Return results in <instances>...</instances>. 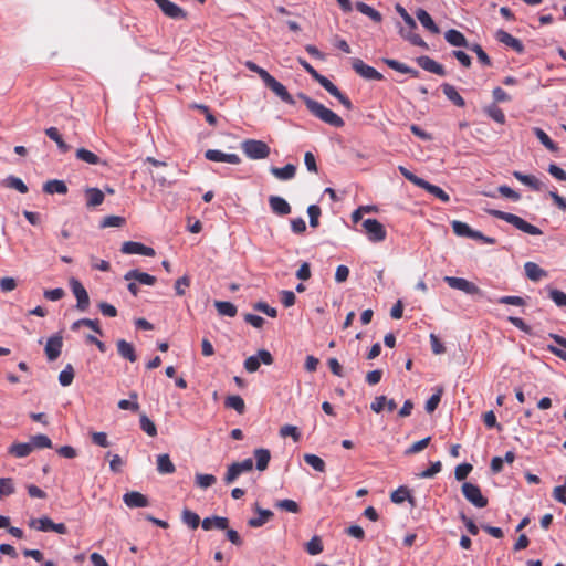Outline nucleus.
Instances as JSON below:
<instances>
[{"label": "nucleus", "mask_w": 566, "mask_h": 566, "mask_svg": "<svg viewBox=\"0 0 566 566\" xmlns=\"http://www.w3.org/2000/svg\"><path fill=\"white\" fill-rule=\"evenodd\" d=\"M271 174L280 180H290L295 177L296 167L293 164H287L284 167H272Z\"/></svg>", "instance_id": "27"}, {"label": "nucleus", "mask_w": 566, "mask_h": 566, "mask_svg": "<svg viewBox=\"0 0 566 566\" xmlns=\"http://www.w3.org/2000/svg\"><path fill=\"white\" fill-rule=\"evenodd\" d=\"M125 281H136L144 285H154L156 283V277L145 273L140 272L139 270H130L124 275Z\"/></svg>", "instance_id": "20"}, {"label": "nucleus", "mask_w": 566, "mask_h": 566, "mask_svg": "<svg viewBox=\"0 0 566 566\" xmlns=\"http://www.w3.org/2000/svg\"><path fill=\"white\" fill-rule=\"evenodd\" d=\"M513 176L522 184L528 186L533 190L539 191L544 188V184L533 175H525L521 171H514Z\"/></svg>", "instance_id": "24"}, {"label": "nucleus", "mask_w": 566, "mask_h": 566, "mask_svg": "<svg viewBox=\"0 0 566 566\" xmlns=\"http://www.w3.org/2000/svg\"><path fill=\"white\" fill-rule=\"evenodd\" d=\"M156 4L160 8L163 13L175 20H184L187 18V12L176 3L170 0H154Z\"/></svg>", "instance_id": "11"}, {"label": "nucleus", "mask_w": 566, "mask_h": 566, "mask_svg": "<svg viewBox=\"0 0 566 566\" xmlns=\"http://www.w3.org/2000/svg\"><path fill=\"white\" fill-rule=\"evenodd\" d=\"M444 39L448 43L453 46H465L469 48L465 36L455 29H450L444 33Z\"/></svg>", "instance_id": "31"}, {"label": "nucleus", "mask_w": 566, "mask_h": 566, "mask_svg": "<svg viewBox=\"0 0 566 566\" xmlns=\"http://www.w3.org/2000/svg\"><path fill=\"white\" fill-rule=\"evenodd\" d=\"M33 451L30 442H15L9 448V453L15 458H25Z\"/></svg>", "instance_id": "33"}, {"label": "nucleus", "mask_w": 566, "mask_h": 566, "mask_svg": "<svg viewBox=\"0 0 566 566\" xmlns=\"http://www.w3.org/2000/svg\"><path fill=\"white\" fill-rule=\"evenodd\" d=\"M417 19L420 21L423 28L429 30L433 34H438L440 29L432 20L431 15L423 9H419L416 12Z\"/></svg>", "instance_id": "28"}, {"label": "nucleus", "mask_w": 566, "mask_h": 566, "mask_svg": "<svg viewBox=\"0 0 566 566\" xmlns=\"http://www.w3.org/2000/svg\"><path fill=\"white\" fill-rule=\"evenodd\" d=\"M157 471L160 474H172L176 471V467L170 460L169 454L164 453L157 457Z\"/></svg>", "instance_id": "30"}, {"label": "nucleus", "mask_w": 566, "mask_h": 566, "mask_svg": "<svg viewBox=\"0 0 566 566\" xmlns=\"http://www.w3.org/2000/svg\"><path fill=\"white\" fill-rule=\"evenodd\" d=\"M75 156L78 160H82L90 165H98L102 163L99 157L96 154H94L93 151H91L86 148H78L76 150Z\"/></svg>", "instance_id": "45"}, {"label": "nucleus", "mask_w": 566, "mask_h": 566, "mask_svg": "<svg viewBox=\"0 0 566 566\" xmlns=\"http://www.w3.org/2000/svg\"><path fill=\"white\" fill-rule=\"evenodd\" d=\"M549 298L559 307H566V293L556 289H548Z\"/></svg>", "instance_id": "58"}, {"label": "nucleus", "mask_w": 566, "mask_h": 566, "mask_svg": "<svg viewBox=\"0 0 566 566\" xmlns=\"http://www.w3.org/2000/svg\"><path fill=\"white\" fill-rule=\"evenodd\" d=\"M524 270L526 276L534 282H537L547 275V272L544 269L531 261L524 264Z\"/></svg>", "instance_id": "25"}, {"label": "nucleus", "mask_w": 566, "mask_h": 566, "mask_svg": "<svg viewBox=\"0 0 566 566\" xmlns=\"http://www.w3.org/2000/svg\"><path fill=\"white\" fill-rule=\"evenodd\" d=\"M384 62L392 70L403 73V74H410L412 77H418L419 72L412 67H409L408 65L394 60V59H385Z\"/></svg>", "instance_id": "34"}, {"label": "nucleus", "mask_w": 566, "mask_h": 566, "mask_svg": "<svg viewBox=\"0 0 566 566\" xmlns=\"http://www.w3.org/2000/svg\"><path fill=\"white\" fill-rule=\"evenodd\" d=\"M431 441V438L430 437H427L424 439H421L415 443H412L406 451H405V454L406 455H410V454H415V453H418V452H421L422 450H424L429 443Z\"/></svg>", "instance_id": "59"}, {"label": "nucleus", "mask_w": 566, "mask_h": 566, "mask_svg": "<svg viewBox=\"0 0 566 566\" xmlns=\"http://www.w3.org/2000/svg\"><path fill=\"white\" fill-rule=\"evenodd\" d=\"M70 286L76 298V308L81 312H85L90 306V297L87 291L76 279L70 280Z\"/></svg>", "instance_id": "8"}, {"label": "nucleus", "mask_w": 566, "mask_h": 566, "mask_svg": "<svg viewBox=\"0 0 566 566\" xmlns=\"http://www.w3.org/2000/svg\"><path fill=\"white\" fill-rule=\"evenodd\" d=\"M85 198H86V207L95 208L103 203L105 196L101 189L91 187V188L85 189Z\"/></svg>", "instance_id": "23"}, {"label": "nucleus", "mask_w": 566, "mask_h": 566, "mask_svg": "<svg viewBox=\"0 0 566 566\" xmlns=\"http://www.w3.org/2000/svg\"><path fill=\"white\" fill-rule=\"evenodd\" d=\"M208 160L217 163H229L238 165L241 163V158L237 154H226L218 149H208L205 154Z\"/></svg>", "instance_id": "14"}, {"label": "nucleus", "mask_w": 566, "mask_h": 566, "mask_svg": "<svg viewBox=\"0 0 566 566\" xmlns=\"http://www.w3.org/2000/svg\"><path fill=\"white\" fill-rule=\"evenodd\" d=\"M419 187L427 190L429 193L433 195L434 197H437L444 203L450 201L449 195L442 188H440L436 185H432L424 179L421 181Z\"/></svg>", "instance_id": "32"}, {"label": "nucleus", "mask_w": 566, "mask_h": 566, "mask_svg": "<svg viewBox=\"0 0 566 566\" xmlns=\"http://www.w3.org/2000/svg\"><path fill=\"white\" fill-rule=\"evenodd\" d=\"M181 521L191 530L198 528L200 525V516L189 509H184L181 512Z\"/></svg>", "instance_id": "38"}, {"label": "nucleus", "mask_w": 566, "mask_h": 566, "mask_svg": "<svg viewBox=\"0 0 566 566\" xmlns=\"http://www.w3.org/2000/svg\"><path fill=\"white\" fill-rule=\"evenodd\" d=\"M463 496L476 507H485L488 499L482 495L480 488L476 484L464 482L462 484Z\"/></svg>", "instance_id": "6"}, {"label": "nucleus", "mask_w": 566, "mask_h": 566, "mask_svg": "<svg viewBox=\"0 0 566 566\" xmlns=\"http://www.w3.org/2000/svg\"><path fill=\"white\" fill-rule=\"evenodd\" d=\"M63 346V338L61 335L51 336L45 345V355L50 361L59 358Z\"/></svg>", "instance_id": "16"}, {"label": "nucleus", "mask_w": 566, "mask_h": 566, "mask_svg": "<svg viewBox=\"0 0 566 566\" xmlns=\"http://www.w3.org/2000/svg\"><path fill=\"white\" fill-rule=\"evenodd\" d=\"M451 226H452L453 232L457 235H459V237L470 238V235L472 234V229L465 222H462V221H459V220H454L451 223Z\"/></svg>", "instance_id": "53"}, {"label": "nucleus", "mask_w": 566, "mask_h": 566, "mask_svg": "<svg viewBox=\"0 0 566 566\" xmlns=\"http://www.w3.org/2000/svg\"><path fill=\"white\" fill-rule=\"evenodd\" d=\"M253 468L252 459H245L241 462H234L229 468L224 475V482L231 484L240 474L251 471Z\"/></svg>", "instance_id": "10"}, {"label": "nucleus", "mask_w": 566, "mask_h": 566, "mask_svg": "<svg viewBox=\"0 0 566 566\" xmlns=\"http://www.w3.org/2000/svg\"><path fill=\"white\" fill-rule=\"evenodd\" d=\"M352 67L358 75H360L365 80L381 81L384 78L381 73H379L373 66H369L366 63H364L360 59H353Z\"/></svg>", "instance_id": "9"}, {"label": "nucleus", "mask_w": 566, "mask_h": 566, "mask_svg": "<svg viewBox=\"0 0 566 566\" xmlns=\"http://www.w3.org/2000/svg\"><path fill=\"white\" fill-rule=\"evenodd\" d=\"M280 436L282 438L291 437L294 442H298L301 440V432L298 428L292 424L281 427Z\"/></svg>", "instance_id": "51"}, {"label": "nucleus", "mask_w": 566, "mask_h": 566, "mask_svg": "<svg viewBox=\"0 0 566 566\" xmlns=\"http://www.w3.org/2000/svg\"><path fill=\"white\" fill-rule=\"evenodd\" d=\"M125 223V219L123 217L118 216H108L105 217L102 222V228H111V227H122Z\"/></svg>", "instance_id": "64"}, {"label": "nucleus", "mask_w": 566, "mask_h": 566, "mask_svg": "<svg viewBox=\"0 0 566 566\" xmlns=\"http://www.w3.org/2000/svg\"><path fill=\"white\" fill-rule=\"evenodd\" d=\"M306 552L310 555H318L323 552V544L318 536H314L310 542H307Z\"/></svg>", "instance_id": "60"}, {"label": "nucleus", "mask_w": 566, "mask_h": 566, "mask_svg": "<svg viewBox=\"0 0 566 566\" xmlns=\"http://www.w3.org/2000/svg\"><path fill=\"white\" fill-rule=\"evenodd\" d=\"M469 49L476 53L478 60L480 63H482L485 66H491V59L489 55L484 52V50L479 44H473L469 46Z\"/></svg>", "instance_id": "63"}, {"label": "nucleus", "mask_w": 566, "mask_h": 566, "mask_svg": "<svg viewBox=\"0 0 566 566\" xmlns=\"http://www.w3.org/2000/svg\"><path fill=\"white\" fill-rule=\"evenodd\" d=\"M256 512H258V516L252 517L248 521V525L250 527H253V528L261 527L273 517V512L270 510H263L258 506Z\"/></svg>", "instance_id": "29"}, {"label": "nucleus", "mask_w": 566, "mask_h": 566, "mask_svg": "<svg viewBox=\"0 0 566 566\" xmlns=\"http://www.w3.org/2000/svg\"><path fill=\"white\" fill-rule=\"evenodd\" d=\"M243 153L250 159H264L270 155V147L266 143L256 139H247L241 145Z\"/></svg>", "instance_id": "3"}, {"label": "nucleus", "mask_w": 566, "mask_h": 566, "mask_svg": "<svg viewBox=\"0 0 566 566\" xmlns=\"http://www.w3.org/2000/svg\"><path fill=\"white\" fill-rule=\"evenodd\" d=\"M224 406L227 408L234 409L239 415H242L245 411L244 400L238 395L228 396L224 400Z\"/></svg>", "instance_id": "42"}, {"label": "nucleus", "mask_w": 566, "mask_h": 566, "mask_svg": "<svg viewBox=\"0 0 566 566\" xmlns=\"http://www.w3.org/2000/svg\"><path fill=\"white\" fill-rule=\"evenodd\" d=\"M201 526L205 531H210V530H227L228 526H229V520L227 517H223V516H211V517H206L203 518V521L201 522Z\"/></svg>", "instance_id": "21"}, {"label": "nucleus", "mask_w": 566, "mask_h": 566, "mask_svg": "<svg viewBox=\"0 0 566 566\" xmlns=\"http://www.w3.org/2000/svg\"><path fill=\"white\" fill-rule=\"evenodd\" d=\"M400 35L413 45L428 49V44L423 41V39L418 33H416L415 30L411 31L410 28L407 30L400 29Z\"/></svg>", "instance_id": "40"}, {"label": "nucleus", "mask_w": 566, "mask_h": 566, "mask_svg": "<svg viewBox=\"0 0 566 566\" xmlns=\"http://www.w3.org/2000/svg\"><path fill=\"white\" fill-rule=\"evenodd\" d=\"M214 307L218 313L222 316L234 317L237 315V307L234 304L228 301H216Z\"/></svg>", "instance_id": "41"}, {"label": "nucleus", "mask_w": 566, "mask_h": 566, "mask_svg": "<svg viewBox=\"0 0 566 566\" xmlns=\"http://www.w3.org/2000/svg\"><path fill=\"white\" fill-rule=\"evenodd\" d=\"M190 107L200 111L203 114V116L206 117V120L208 122L209 125H211V126L217 125V118L210 112L208 106H206L203 104H192Z\"/></svg>", "instance_id": "62"}, {"label": "nucleus", "mask_w": 566, "mask_h": 566, "mask_svg": "<svg viewBox=\"0 0 566 566\" xmlns=\"http://www.w3.org/2000/svg\"><path fill=\"white\" fill-rule=\"evenodd\" d=\"M53 521L48 517V516H43V517H40V518H33L29 522V526L31 528H35L38 531H41V532H51L52 531V527H53Z\"/></svg>", "instance_id": "44"}, {"label": "nucleus", "mask_w": 566, "mask_h": 566, "mask_svg": "<svg viewBox=\"0 0 566 566\" xmlns=\"http://www.w3.org/2000/svg\"><path fill=\"white\" fill-rule=\"evenodd\" d=\"M298 97L304 102L311 114L319 118L322 122L336 128H340L345 125V122L339 115H337L336 113H334L332 109L327 108L319 102L312 99L311 97L303 93L298 94Z\"/></svg>", "instance_id": "1"}, {"label": "nucleus", "mask_w": 566, "mask_h": 566, "mask_svg": "<svg viewBox=\"0 0 566 566\" xmlns=\"http://www.w3.org/2000/svg\"><path fill=\"white\" fill-rule=\"evenodd\" d=\"M535 136L538 138V140L551 151L555 153L559 148L557 144H555L551 137L539 127H535L533 129Z\"/></svg>", "instance_id": "46"}, {"label": "nucleus", "mask_w": 566, "mask_h": 566, "mask_svg": "<svg viewBox=\"0 0 566 566\" xmlns=\"http://www.w3.org/2000/svg\"><path fill=\"white\" fill-rule=\"evenodd\" d=\"M442 91L447 98L458 107H463L465 105L463 97L459 94L454 86L446 83L442 85Z\"/></svg>", "instance_id": "35"}, {"label": "nucleus", "mask_w": 566, "mask_h": 566, "mask_svg": "<svg viewBox=\"0 0 566 566\" xmlns=\"http://www.w3.org/2000/svg\"><path fill=\"white\" fill-rule=\"evenodd\" d=\"M31 446L34 449H44V448H51L52 441L51 439L45 434H36L31 438L30 441Z\"/></svg>", "instance_id": "54"}, {"label": "nucleus", "mask_w": 566, "mask_h": 566, "mask_svg": "<svg viewBox=\"0 0 566 566\" xmlns=\"http://www.w3.org/2000/svg\"><path fill=\"white\" fill-rule=\"evenodd\" d=\"M261 363L265 365L273 364V356L269 350L260 349L256 355L248 357L244 360V368L248 373H255L260 368Z\"/></svg>", "instance_id": "7"}, {"label": "nucleus", "mask_w": 566, "mask_h": 566, "mask_svg": "<svg viewBox=\"0 0 566 566\" xmlns=\"http://www.w3.org/2000/svg\"><path fill=\"white\" fill-rule=\"evenodd\" d=\"M485 113L494 122H496L499 124H502V125L505 123V114L503 113V111L499 106L491 105L488 108H485Z\"/></svg>", "instance_id": "55"}, {"label": "nucleus", "mask_w": 566, "mask_h": 566, "mask_svg": "<svg viewBox=\"0 0 566 566\" xmlns=\"http://www.w3.org/2000/svg\"><path fill=\"white\" fill-rule=\"evenodd\" d=\"M303 458H304L305 463L311 465L315 471L325 472L326 464H325L324 460L321 459L318 455L312 454V453H305Z\"/></svg>", "instance_id": "47"}, {"label": "nucleus", "mask_w": 566, "mask_h": 566, "mask_svg": "<svg viewBox=\"0 0 566 566\" xmlns=\"http://www.w3.org/2000/svg\"><path fill=\"white\" fill-rule=\"evenodd\" d=\"M356 9L360 13L367 15L368 18H370L373 21H375L377 23L381 22V20H382L381 13L365 2H360V1L356 2Z\"/></svg>", "instance_id": "37"}, {"label": "nucleus", "mask_w": 566, "mask_h": 566, "mask_svg": "<svg viewBox=\"0 0 566 566\" xmlns=\"http://www.w3.org/2000/svg\"><path fill=\"white\" fill-rule=\"evenodd\" d=\"M265 86L277 95L283 102L293 105L295 102L292 95L287 92L286 87L276 81L271 74L263 81Z\"/></svg>", "instance_id": "12"}, {"label": "nucleus", "mask_w": 566, "mask_h": 566, "mask_svg": "<svg viewBox=\"0 0 566 566\" xmlns=\"http://www.w3.org/2000/svg\"><path fill=\"white\" fill-rule=\"evenodd\" d=\"M140 429L146 432L149 437L157 436V427L146 415H142L139 418Z\"/></svg>", "instance_id": "50"}, {"label": "nucleus", "mask_w": 566, "mask_h": 566, "mask_svg": "<svg viewBox=\"0 0 566 566\" xmlns=\"http://www.w3.org/2000/svg\"><path fill=\"white\" fill-rule=\"evenodd\" d=\"M495 39L511 48L512 50H514L516 53H523L524 52V45L523 43L521 42V40L514 38L513 35H511L509 32L504 31V30H497L496 33H495Z\"/></svg>", "instance_id": "15"}, {"label": "nucleus", "mask_w": 566, "mask_h": 566, "mask_svg": "<svg viewBox=\"0 0 566 566\" xmlns=\"http://www.w3.org/2000/svg\"><path fill=\"white\" fill-rule=\"evenodd\" d=\"M217 482V479L212 474H203V473H197L196 474V484L201 489H207L212 486Z\"/></svg>", "instance_id": "56"}, {"label": "nucleus", "mask_w": 566, "mask_h": 566, "mask_svg": "<svg viewBox=\"0 0 566 566\" xmlns=\"http://www.w3.org/2000/svg\"><path fill=\"white\" fill-rule=\"evenodd\" d=\"M254 457L256 460V469L259 471H264L270 462L271 453L268 449L259 448L254 450Z\"/></svg>", "instance_id": "36"}, {"label": "nucleus", "mask_w": 566, "mask_h": 566, "mask_svg": "<svg viewBox=\"0 0 566 566\" xmlns=\"http://www.w3.org/2000/svg\"><path fill=\"white\" fill-rule=\"evenodd\" d=\"M116 347L118 355L124 359H127L130 363H135L137 360L135 348L130 343L126 342L125 339H118Z\"/></svg>", "instance_id": "22"}, {"label": "nucleus", "mask_w": 566, "mask_h": 566, "mask_svg": "<svg viewBox=\"0 0 566 566\" xmlns=\"http://www.w3.org/2000/svg\"><path fill=\"white\" fill-rule=\"evenodd\" d=\"M444 282L451 287L464 292L469 295L483 296L482 290L473 282L463 277L444 276Z\"/></svg>", "instance_id": "5"}, {"label": "nucleus", "mask_w": 566, "mask_h": 566, "mask_svg": "<svg viewBox=\"0 0 566 566\" xmlns=\"http://www.w3.org/2000/svg\"><path fill=\"white\" fill-rule=\"evenodd\" d=\"M43 191L49 195H54V193L66 195L67 186L63 180L52 179V180H48L43 185Z\"/></svg>", "instance_id": "26"}, {"label": "nucleus", "mask_w": 566, "mask_h": 566, "mask_svg": "<svg viewBox=\"0 0 566 566\" xmlns=\"http://www.w3.org/2000/svg\"><path fill=\"white\" fill-rule=\"evenodd\" d=\"M416 61L420 67H422L423 70H426L428 72H431V73L440 75V76L446 75L444 67L441 64H439L438 62H436L433 59H431L427 55L419 56V57H417Z\"/></svg>", "instance_id": "18"}, {"label": "nucleus", "mask_w": 566, "mask_h": 566, "mask_svg": "<svg viewBox=\"0 0 566 566\" xmlns=\"http://www.w3.org/2000/svg\"><path fill=\"white\" fill-rule=\"evenodd\" d=\"M269 205L273 213L277 216H286L291 213L290 203L280 196H270Z\"/></svg>", "instance_id": "19"}, {"label": "nucleus", "mask_w": 566, "mask_h": 566, "mask_svg": "<svg viewBox=\"0 0 566 566\" xmlns=\"http://www.w3.org/2000/svg\"><path fill=\"white\" fill-rule=\"evenodd\" d=\"M129 397L133 399V401L122 399L118 401V408L122 410H132L134 412H137L139 410V403L136 401L138 398L137 392L132 391L129 394Z\"/></svg>", "instance_id": "49"}, {"label": "nucleus", "mask_w": 566, "mask_h": 566, "mask_svg": "<svg viewBox=\"0 0 566 566\" xmlns=\"http://www.w3.org/2000/svg\"><path fill=\"white\" fill-rule=\"evenodd\" d=\"M275 506L277 509H281V510H284V511H287V512H291V513H298L300 512L298 504L295 501L289 500V499L277 501Z\"/></svg>", "instance_id": "61"}, {"label": "nucleus", "mask_w": 566, "mask_h": 566, "mask_svg": "<svg viewBox=\"0 0 566 566\" xmlns=\"http://www.w3.org/2000/svg\"><path fill=\"white\" fill-rule=\"evenodd\" d=\"M122 253L124 254H139L145 256H155L156 252L151 247H147L140 242L126 241L122 244Z\"/></svg>", "instance_id": "13"}, {"label": "nucleus", "mask_w": 566, "mask_h": 566, "mask_svg": "<svg viewBox=\"0 0 566 566\" xmlns=\"http://www.w3.org/2000/svg\"><path fill=\"white\" fill-rule=\"evenodd\" d=\"M442 394H443V388L442 387H438L436 389V392L427 400V402H426V411L428 413L433 412L438 408V406H439V403L441 401Z\"/></svg>", "instance_id": "48"}, {"label": "nucleus", "mask_w": 566, "mask_h": 566, "mask_svg": "<svg viewBox=\"0 0 566 566\" xmlns=\"http://www.w3.org/2000/svg\"><path fill=\"white\" fill-rule=\"evenodd\" d=\"M15 492L11 478H0V497L9 496Z\"/></svg>", "instance_id": "57"}, {"label": "nucleus", "mask_w": 566, "mask_h": 566, "mask_svg": "<svg viewBox=\"0 0 566 566\" xmlns=\"http://www.w3.org/2000/svg\"><path fill=\"white\" fill-rule=\"evenodd\" d=\"M46 136L54 140L62 153H66L70 146L63 140L59 129L56 127H49L45 129Z\"/></svg>", "instance_id": "43"}, {"label": "nucleus", "mask_w": 566, "mask_h": 566, "mask_svg": "<svg viewBox=\"0 0 566 566\" xmlns=\"http://www.w3.org/2000/svg\"><path fill=\"white\" fill-rule=\"evenodd\" d=\"M361 227L371 242H382L387 237L385 227L377 219H366L363 221Z\"/></svg>", "instance_id": "4"}, {"label": "nucleus", "mask_w": 566, "mask_h": 566, "mask_svg": "<svg viewBox=\"0 0 566 566\" xmlns=\"http://www.w3.org/2000/svg\"><path fill=\"white\" fill-rule=\"evenodd\" d=\"M390 500L396 504H401L402 502L408 500L412 505H415V500L410 495V492L407 486H399L397 490H395L390 495Z\"/></svg>", "instance_id": "39"}, {"label": "nucleus", "mask_w": 566, "mask_h": 566, "mask_svg": "<svg viewBox=\"0 0 566 566\" xmlns=\"http://www.w3.org/2000/svg\"><path fill=\"white\" fill-rule=\"evenodd\" d=\"M488 212L493 217H496L501 220L506 221L507 223H511L512 226H514L515 228L525 233H528L531 235L542 234V230L539 228L526 222L524 219L516 214L494 209L488 210Z\"/></svg>", "instance_id": "2"}, {"label": "nucleus", "mask_w": 566, "mask_h": 566, "mask_svg": "<svg viewBox=\"0 0 566 566\" xmlns=\"http://www.w3.org/2000/svg\"><path fill=\"white\" fill-rule=\"evenodd\" d=\"M74 369L71 364H67L65 368L59 375V381L63 387H67L73 382Z\"/></svg>", "instance_id": "52"}, {"label": "nucleus", "mask_w": 566, "mask_h": 566, "mask_svg": "<svg viewBox=\"0 0 566 566\" xmlns=\"http://www.w3.org/2000/svg\"><path fill=\"white\" fill-rule=\"evenodd\" d=\"M123 501L130 509L146 507L149 505L147 496L137 491L125 493L123 495Z\"/></svg>", "instance_id": "17"}]
</instances>
